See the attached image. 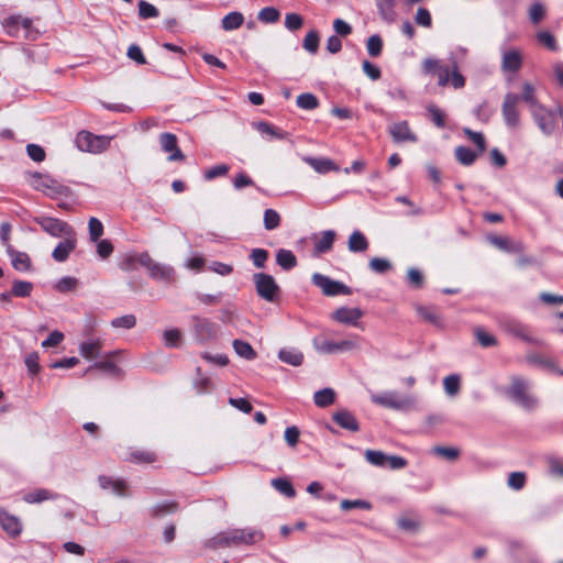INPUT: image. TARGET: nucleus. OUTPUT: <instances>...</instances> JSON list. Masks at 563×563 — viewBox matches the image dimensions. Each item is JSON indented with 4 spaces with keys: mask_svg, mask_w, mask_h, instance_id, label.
I'll use <instances>...</instances> for the list:
<instances>
[{
    "mask_svg": "<svg viewBox=\"0 0 563 563\" xmlns=\"http://www.w3.org/2000/svg\"><path fill=\"white\" fill-rule=\"evenodd\" d=\"M265 538L261 529L245 527L241 529H228L217 533L213 538L206 541V547L210 549L231 548L241 545H254L262 542Z\"/></svg>",
    "mask_w": 563,
    "mask_h": 563,
    "instance_id": "nucleus-1",
    "label": "nucleus"
},
{
    "mask_svg": "<svg viewBox=\"0 0 563 563\" xmlns=\"http://www.w3.org/2000/svg\"><path fill=\"white\" fill-rule=\"evenodd\" d=\"M531 383L519 376L511 377L510 386L507 388V396L520 407L533 410L538 406V399L529 393Z\"/></svg>",
    "mask_w": 563,
    "mask_h": 563,
    "instance_id": "nucleus-2",
    "label": "nucleus"
},
{
    "mask_svg": "<svg viewBox=\"0 0 563 563\" xmlns=\"http://www.w3.org/2000/svg\"><path fill=\"white\" fill-rule=\"evenodd\" d=\"M373 404L398 411L412 409L416 405L413 396L400 397L397 391H385L382 394H371Z\"/></svg>",
    "mask_w": 563,
    "mask_h": 563,
    "instance_id": "nucleus-3",
    "label": "nucleus"
},
{
    "mask_svg": "<svg viewBox=\"0 0 563 563\" xmlns=\"http://www.w3.org/2000/svg\"><path fill=\"white\" fill-rule=\"evenodd\" d=\"M112 136L96 135L89 131H80L76 135V146L81 152L100 154L109 148Z\"/></svg>",
    "mask_w": 563,
    "mask_h": 563,
    "instance_id": "nucleus-4",
    "label": "nucleus"
},
{
    "mask_svg": "<svg viewBox=\"0 0 563 563\" xmlns=\"http://www.w3.org/2000/svg\"><path fill=\"white\" fill-rule=\"evenodd\" d=\"M29 183L35 190L42 191L51 198H58L68 192V188L49 175L34 173L30 175Z\"/></svg>",
    "mask_w": 563,
    "mask_h": 563,
    "instance_id": "nucleus-5",
    "label": "nucleus"
},
{
    "mask_svg": "<svg viewBox=\"0 0 563 563\" xmlns=\"http://www.w3.org/2000/svg\"><path fill=\"white\" fill-rule=\"evenodd\" d=\"M137 262L147 269L151 278L159 282L172 283L175 271L170 265L155 262L146 252L137 255Z\"/></svg>",
    "mask_w": 563,
    "mask_h": 563,
    "instance_id": "nucleus-6",
    "label": "nucleus"
},
{
    "mask_svg": "<svg viewBox=\"0 0 563 563\" xmlns=\"http://www.w3.org/2000/svg\"><path fill=\"white\" fill-rule=\"evenodd\" d=\"M253 282L260 298L268 302H275L278 299L280 289L272 275L255 273L253 275Z\"/></svg>",
    "mask_w": 563,
    "mask_h": 563,
    "instance_id": "nucleus-7",
    "label": "nucleus"
},
{
    "mask_svg": "<svg viewBox=\"0 0 563 563\" xmlns=\"http://www.w3.org/2000/svg\"><path fill=\"white\" fill-rule=\"evenodd\" d=\"M530 112L533 121L544 135L549 136L554 133L559 120V113L555 110L540 104Z\"/></svg>",
    "mask_w": 563,
    "mask_h": 563,
    "instance_id": "nucleus-8",
    "label": "nucleus"
},
{
    "mask_svg": "<svg viewBox=\"0 0 563 563\" xmlns=\"http://www.w3.org/2000/svg\"><path fill=\"white\" fill-rule=\"evenodd\" d=\"M519 102L520 96L515 92H508L504 97L501 114L509 129H517L520 125Z\"/></svg>",
    "mask_w": 563,
    "mask_h": 563,
    "instance_id": "nucleus-9",
    "label": "nucleus"
},
{
    "mask_svg": "<svg viewBox=\"0 0 563 563\" xmlns=\"http://www.w3.org/2000/svg\"><path fill=\"white\" fill-rule=\"evenodd\" d=\"M314 286L319 287L325 296L351 295L352 290L345 284L333 280L320 273H314L311 278Z\"/></svg>",
    "mask_w": 563,
    "mask_h": 563,
    "instance_id": "nucleus-10",
    "label": "nucleus"
},
{
    "mask_svg": "<svg viewBox=\"0 0 563 563\" xmlns=\"http://www.w3.org/2000/svg\"><path fill=\"white\" fill-rule=\"evenodd\" d=\"M313 347L322 354H335L341 352H347L357 347V343L353 340H343L334 342L323 338H314L312 340Z\"/></svg>",
    "mask_w": 563,
    "mask_h": 563,
    "instance_id": "nucleus-11",
    "label": "nucleus"
},
{
    "mask_svg": "<svg viewBox=\"0 0 563 563\" xmlns=\"http://www.w3.org/2000/svg\"><path fill=\"white\" fill-rule=\"evenodd\" d=\"M34 221L49 235L52 236H70L74 234L73 228L66 223L65 221H62L56 218L51 217H37L34 219Z\"/></svg>",
    "mask_w": 563,
    "mask_h": 563,
    "instance_id": "nucleus-12",
    "label": "nucleus"
},
{
    "mask_svg": "<svg viewBox=\"0 0 563 563\" xmlns=\"http://www.w3.org/2000/svg\"><path fill=\"white\" fill-rule=\"evenodd\" d=\"M438 76V85L441 87H445L451 82V85L455 89L463 88L465 86V78L463 75L457 70V66L454 63L452 70L450 71L448 66H441L438 71L435 73Z\"/></svg>",
    "mask_w": 563,
    "mask_h": 563,
    "instance_id": "nucleus-13",
    "label": "nucleus"
},
{
    "mask_svg": "<svg viewBox=\"0 0 563 563\" xmlns=\"http://www.w3.org/2000/svg\"><path fill=\"white\" fill-rule=\"evenodd\" d=\"M161 148L168 153L167 161L169 162H176V161H184L185 155L178 147V140L177 136L169 132L161 133L158 136Z\"/></svg>",
    "mask_w": 563,
    "mask_h": 563,
    "instance_id": "nucleus-14",
    "label": "nucleus"
},
{
    "mask_svg": "<svg viewBox=\"0 0 563 563\" xmlns=\"http://www.w3.org/2000/svg\"><path fill=\"white\" fill-rule=\"evenodd\" d=\"M523 64L522 53L517 48L503 49L500 68L504 73L516 74Z\"/></svg>",
    "mask_w": 563,
    "mask_h": 563,
    "instance_id": "nucleus-15",
    "label": "nucleus"
},
{
    "mask_svg": "<svg viewBox=\"0 0 563 563\" xmlns=\"http://www.w3.org/2000/svg\"><path fill=\"white\" fill-rule=\"evenodd\" d=\"M388 132L391 135L393 141L396 143L418 142V136L411 131L407 121H399L390 124L388 126Z\"/></svg>",
    "mask_w": 563,
    "mask_h": 563,
    "instance_id": "nucleus-16",
    "label": "nucleus"
},
{
    "mask_svg": "<svg viewBox=\"0 0 563 563\" xmlns=\"http://www.w3.org/2000/svg\"><path fill=\"white\" fill-rule=\"evenodd\" d=\"M363 316L364 312L360 308L341 307L332 313V319L343 324L357 325Z\"/></svg>",
    "mask_w": 563,
    "mask_h": 563,
    "instance_id": "nucleus-17",
    "label": "nucleus"
},
{
    "mask_svg": "<svg viewBox=\"0 0 563 563\" xmlns=\"http://www.w3.org/2000/svg\"><path fill=\"white\" fill-rule=\"evenodd\" d=\"M98 483H99V486L102 488V489H106V490H111L113 494L120 496V497H124L128 495V484L125 481L121 479V478H114V477H111V476H107V475H100L98 477Z\"/></svg>",
    "mask_w": 563,
    "mask_h": 563,
    "instance_id": "nucleus-18",
    "label": "nucleus"
},
{
    "mask_svg": "<svg viewBox=\"0 0 563 563\" xmlns=\"http://www.w3.org/2000/svg\"><path fill=\"white\" fill-rule=\"evenodd\" d=\"M192 325L198 338L202 341L213 338L217 333L216 324L207 318L192 317Z\"/></svg>",
    "mask_w": 563,
    "mask_h": 563,
    "instance_id": "nucleus-19",
    "label": "nucleus"
},
{
    "mask_svg": "<svg viewBox=\"0 0 563 563\" xmlns=\"http://www.w3.org/2000/svg\"><path fill=\"white\" fill-rule=\"evenodd\" d=\"M0 527L12 538L19 537L22 532L21 520L2 509H0Z\"/></svg>",
    "mask_w": 563,
    "mask_h": 563,
    "instance_id": "nucleus-20",
    "label": "nucleus"
},
{
    "mask_svg": "<svg viewBox=\"0 0 563 563\" xmlns=\"http://www.w3.org/2000/svg\"><path fill=\"white\" fill-rule=\"evenodd\" d=\"M335 232L333 230H327L320 233V236H313L314 241V256H319L321 254H325L330 252L333 247V243L335 241Z\"/></svg>",
    "mask_w": 563,
    "mask_h": 563,
    "instance_id": "nucleus-21",
    "label": "nucleus"
},
{
    "mask_svg": "<svg viewBox=\"0 0 563 563\" xmlns=\"http://www.w3.org/2000/svg\"><path fill=\"white\" fill-rule=\"evenodd\" d=\"M77 240L75 235L67 236L64 241L59 242L52 253V257L58 262H65L69 254L76 249Z\"/></svg>",
    "mask_w": 563,
    "mask_h": 563,
    "instance_id": "nucleus-22",
    "label": "nucleus"
},
{
    "mask_svg": "<svg viewBox=\"0 0 563 563\" xmlns=\"http://www.w3.org/2000/svg\"><path fill=\"white\" fill-rule=\"evenodd\" d=\"M332 419L343 429H346L352 432H356L360 430V424L352 412H350L346 409H341L334 412Z\"/></svg>",
    "mask_w": 563,
    "mask_h": 563,
    "instance_id": "nucleus-23",
    "label": "nucleus"
},
{
    "mask_svg": "<svg viewBox=\"0 0 563 563\" xmlns=\"http://www.w3.org/2000/svg\"><path fill=\"white\" fill-rule=\"evenodd\" d=\"M375 3L378 14L384 22L390 24L396 21L397 13L395 7L397 0H375Z\"/></svg>",
    "mask_w": 563,
    "mask_h": 563,
    "instance_id": "nucleus-24",
    "label": "nucleus"
},
{
    "mask_svg": "<svg viewBox=\"0 0 563 563\" xmlns=\"http://www.w3.org/2000/svg\"><path fill=\"white\" fill-rule=\"evenodd\" d=\"M507 331L512 334L514 336L527 342V343H531V344H538L539 341L533 338V335L531 334V331L530 329L518 322V321H509L508 324H507Z\"/></svg>",
    "mask_w": 563,
    "mask_h": 563,
    "instance_id": "nucleus-25",
    "label": "nucleus"
},
{
    "mask_svg": "<svg viewBox=\"0 0 563 563\" xmlns=\"http://www.w3.org/2000/svg\"><path fill=\"white\" fill-rule=\"evenodd\" d=\"M487 240L492 245L505 252L518 253L522 251V244L520 242H511L507 238L489 235Z\"/></svg>",
    "mask_w": 563,
    "mask_h": 563,
    "instance_id": "nucleus-26",
    "label": "nucleus"
},
{
    "mask_svg": "<svg viewBox=\"0 0 563 563\" xmlns=\"http://www.w3.org/2000/svg\"><path fill=\"white\" fill-rule=\"evenodd\" d=\"M102 345L103 340L101 339L85 341L79 345V353L84 358L92 360L99 355Z\"/></svg>",
    "mask_w": 563,
    "mask_h": 563,
    "instance_id": "nucleus-27",
    "label": "nucleus"
},
{
    "mask_svg": "<svg viewBox=\"0 0 563 563\" xmlns=\"http://www.w3.org/2000/svg\"><path fill=\"white\" fill-rule=\"evenodd\" d=\"M20 26L26 30L31 26V21L26 18L9 16L3 22V27L10 36H18Z\"/></svg>",
    "mask_w": 563,
    "mask_h": 563,
    "instance_id": "nucleus-28",
    "label": "nucleus"
},
{
    "mask_svg": "<svg viewBox=\"0 0 563 563\" xmlns=\"http://www.w3.org/2000/svg\"><path fill=\"white\" fill-rule=\"evenodd\" d=\"M278 358L291 366H300L303 362V354L295 347H284L278 352Z\"/></svg>",
    "mask_w": 563,
    "mask_h": 563,
    "instance_id": "nucleus-29",
    "label": "nucleus"
},
{
    "mask_svg": "<svg viewBox=\"0 0 563 563\" xmlns=\"http://www.w3.org/2000/svg\"><path fill=\"white\" fill-rule=\"evenodd\" d=\"M8 254L11 257L12 266L16 271L25 272L30 269L31 261L26 253L14 251L11 245H8Z\"/></svg>",
    "mask_w": 563,
    "mask_h": 563,
    "instance_id": "nucleus-30",
    "label": "nucleus"
},
{
    "mask_svg": "<svg viewBox=\"0 0 563 563\" xmlns=\"http://www.w3.org/2000/svg\"><path fill=\"white\" fill-rule=\"evenodd\" d=\"M347 247L353 253L364 252L368 249V241L361 231L355 230L349 238Z\"/></svg>",
    "mask_w": 563,
    "mask_h": 563,
    "instance_id": "nucleus-31",
    "label": "nucleus"
},
{
    "mask_svg": "<svg viewBox=\"0 0 563 563\" xmlns=\"http://www.w3.org/2000/svg\"><path fill=\"white\" fill-rule=\"evenodd\" d=\"M417 312L424 321L439 328L443 327L442 317L435 308L419 306Z\"/></svg>",
    "mask_w": 563,
    "mask_h": 563,
    "instance_id": "nucleus-32",
    "label": "nucleus"
},
{
    "mask_svg": "<svg viewBox=\"0 0 563 563\" xmlns=\"http://www.w3.org/2000/svg\"><path fill=\"white\" fill-rule=\"evenodd\" d=\"M55 498H57L56 494L45 488H38L25 494L23 500L27 504H38Z\"/></svg>",
    "mask_w": 563,
    "mask_h": 563,
    "instance_id": "nucleus-33",
    "label": "nucleus"
},
{
    "mask_svg": "<svg viewBox=\"0 0 563 563\" xmlns=\"http://www.w3.org/2000/svg\"><path fill=\"white\" fill-rule=\"evenodd\" d=\"M306 162L317 172L320 174H325L331 170H338V166L330 158H314V157H308L306 158Z\"/></svg>",
    "mask_w": 563,
    "mask_h": 563,
    "instance_id": "nucleus-34",
    "label": "nucleus"
},
{
    "mask_svg": "<svg viewBox=\"0 0 563 563\" xmlns=\"http://www.w3.org/2000/svg\"><path fill=\"white\" fill-rule=\"evenodd\" d=\"M243 22V14L241 12L233 11L223 16V19L221 20V27L224 31L238 30L242 26Z\"/></svg>",
    "mask_w": 563,
    "mask_h": 563,
    "instance_id": "nucleus-35",
    "label": "nucleus"
},
{
    "mask_svg": "<svg viewBox=\"0 0 563 563\" xmlns=\"http://www.w3.org/2000/svg\"><path fill=\"white\" fill-rule=\"evenodd\" d=\"M276 263L285 271H290L297 265V258L295 254L285 249L278 250L276 253Z\"/></svg>",
    "mask_w": 563,
    "mask_h": 563,
    "instance_id": "nucleus-36",
    "label": "nucleus"
},
{
    "mask_svg": "<svg viewBox=\"0 0 563 563\" xmlns=\"http://www.w3.org/2000/svg\"><path fill=\"white\" fill-rule=\"evenodd\" d=\"M335 400V393L332 388H323L314 393L313 401L316 406L325 408L332 405Z\"/></svg>",
    "mask_w": 563,
    "mask_h": 563,
    "instance_id": "nucleus-37",
    "label": "nucleus"
},
{
    "mask_svg": "<svg viewBox=\"0 0 563 563\" xmlns=\"http://www.w3.org/2000/svg\"><path fill=\"white\" fill-rule=\"evenodd\" d=\"M256 129L262 135H266L271 139L283 140V139H286L288 135L286 132L279 130L276 126H274L273 124L264 122V121L258 122L256 124Z\"/></svg>",
    "mask_w": 563,
    "mask_h": 563,
    "instance_id": "nucleus-38",
    "label": "nucleus"
},
{
    "mask_svg": "<svg viewBox=\"0 0 563 563\" xmlns=\"http://www.w3.org/2000/svg\"><path fill=\"white\" fill-rule=\"evenodd\" d=\"M233 349L239 356L245 360L251 361L256 357V352L249 342L242 340H234Z\"/></svg>",
    "mask_w": 563,
    "mask_h": 563,
    "instance_id": "nucleus-39",
    "label": "nucleus"
},
{
    "mask_svg": "<svg viewBox=\"0 0 563 563\" xmlns=\"http://www.w3.org/2000/svg\"><path fill=\"white\" fill-rule=\"evenodd\" d=\"M520 100L525 101L529 106L530 110L541 104L536 97L534 87L528 81L522 85V95L520 96Z\"/></svg>",
    "mask_w": 563,
    "mask_h": 563,
    "instance_id": "nucleus-40",
    "label": "nucleus"
},
{
    "mask_svg": "<svg viewBox=\"0 0 563 563\" xmlns=\"http://www.w3.org/2000/svg\"><path fill=\"white\" fill-rule=\"evenodd\" d=\"M454 154L456 161L464 166L472 165L477 157V154L466 146H457Z\"/></svg>",
    "mask_w": 563,
    "mask_h": 563,
    "instance_id": "nucleus-41",
    "label": "nucleus"
},
{
    "mask_svg": "<svg viewBox=\"0 0 563 563\" xmlns=\"http://www.w3.org/2000/svg\"><path fill=\"white\" fill-rule=\"evenodd\" d=\"M137 8H139V18L141 20L153 19V18H157L159 15L158 9L145 0H140L137 3Z\"/></svg>",
    "mask_w": 563,
    "mask_h": 563,
    "instance_id": "nucleus-42",
    "label": "nucleus"
},
{
    "mask_svg": "<svg viewBox=\"0 0 563 563\" xmlns=\"http://www.w3.org/2000/svg\"><path fill=\"white\" fill-rule=\"evenodd\" d=\"M319 33L316 30L309 31L303 41H302V47L310 54H316L319 49Z\"/></svg>",
    "mask_w": 563,
    "mask_h": 563,
    "instance_id": "nucleus-43",
    "label": "nucleus"
},
{
    "mask_svg": "<svg viewBox=\"0 0 563 563\" xmlns=\"http://www.w3.org/2000/svg\"><path fill=\"white\" fill-rule=\"evenodd\" d=\"M272 486L277 492H279L280 494L285 495L288 498H294L296 496V490L294 489L291 483L288 479L274 478L272 481Z\"/></svg>",
    "mask_w": 563,
    "mask_h": 563,
    "instance_id": "nucleus-44",
    "label": "nucleus"
},
{
    "mask_svg": "<svg viewBox=\"0 0 563 563\" xmlns=\"http://www.w3.org/2000/svg\"><path fill=\"white\" fill-rule=\"evenodd\" d=\"M33 284L26 280H15L11 288V295L14 297L25 298L32 292Z\"/></svg>",
    "mask_w": 563,
    "mask_h": 563,
    "instance_id": "nucleus-45",
    "label": "nucleus"
},
{
    "mask_svg": "<svg viewBox=\"0 0 563 563\" xmlns=\"http://www.w3.org/2000/svg\"><path fill=\"white\" fill-rule=\"evenodd\" d=\"M163 340L167 347H178L181 344L183 335L178 329H168L163 332Z\"/></svg>",
    "mask_w": 563,
    "mask_h": 563,
    "instance_id": "nucleus-46",
    "label": "nucleus"
},
{
    "mask_svg": "<svg viewBox=\"0 0 563 563\" xmlns=\"http://www.w3.org/2000/svg\"><path fill=\"white\" fill-rule=\"evenodd\" d=\"M297 106L305 110H313L318 108L319 100L313 93L305 92L297 97Z\"/></svg>",
    "mask_w": 563,
    "mask_h": 563,
    "instance_id": "nucleus-47",
    "label": "nucleus"
},
{
    "mask_svg": "<svg viewBox=\"0 0 563 563\" xmlns=\"http://www.w3.org/2000/svg\"><path fill=\"white\" fill-rule=\"evenodd\" d=\"M264 228L268 231L275 230L280 224V216L274 209H266L263 219Z\"/></svg>",
    "mask_w": 563,
    "mask_h": 563,
    "instance_id": "nucleus-48",
    "label": "nucleus"
},
{
    "mask_svg": "<svg viewBox=\"0 0 563 563\" xmlns=\"http://www.w3.org/2000/svg\"><path fill=\"white\" fill-rule=\"evenodd\" d=\"M366 48L372 57H377L383 51V40L379 35H371L366 42Z\"/></svg>",
    "mask_w": 563,
    "mask_h": 563,
    "instance_id": "nucleus-49",
    "label": "nucleus"
},
{
    "mask_svg": "<svg viewBox=\"0 0 563 563\" xmlns=\"http://www.w3.org/2000/svg\"><path fill=\"white\" fill-rule=\"evenodd\" d=\"M257 18L263 23H275L279 20L280 12L274 7H266L258 12Z\"/></svg>",
    "mask_w": 563,
    "mask_h": 563,
    "instance_id": "nucleus-50",
    "label": "nucleus"
},
{
    "mask_svg": "<svg viewBox=\"0 0 563 563\" xmlns=\"http://www.w3.org/2000/svg\"><path fill=\"white\" fill-rule=\"evenodd\" d=\"M460 376L452 374L443 379V387L449 396H455L460 391Z\"/></svg>",
    "mask_w": 563,
    "mask_h": 563,
    "instance_id": "nucleus-51",
    "label": "nucleus"
},
{
    "mask_svg": "<svg viewBox=\"0 0 563 563\" xmlns=\"http://www.w3.org/2000/svg\"><path fill=\"white\" fill-rule=\"evenodd\" d=\"M89 236L92 242H98L103 234V224L100 220L91 217L88 222Z\"/></svg>",
    "mask_w": 563,
    "mask_h": 563,
    "instance_id": "nucleus-52",
    "label": "nucleus"
},
{
    "mask_svg": "<svg viewBox=\"0 0 563 563\" xmlns=\"http://www.w3.org/2000/svg\"><path fill=\"white\" fill-rule=\"evenodd\" d=\"M545 16V7L539 2L536 1L531 4L529 9V19L533 24L540 23Z\"/></svg>",
    "mask_w": 563,
    "mask_h": 563,
    "instance_id": "nucleus-53",
    "label": "nucleus"
},
{
    "mask_svg": "<svg viewBox=\"0 0 563 563\" xmlns=\"http://www.w3.org/2000/svg\"><path fill=\"white\" fill-rule=\"evenodd\" d=\"M474 333H475V336H476L478 343L483 347H490V346H495L497 344L496 338L494 335H492L490 333L486 332L482 328H476L474 330Z\"/></svg>",
    "mask_w": 563,
    "mask_h": 563,
    "instance_id": "nucleus-54",
    "label": "nucleus"
},
{
    "mask_svg": "<svg viewBox=\"0 0 563 563\" xmlns=\"http://www.w3.org/2000/svg\"><path fill=\"white\" fill-rule=\"evenodd\" d=\"M365 459L372 465L386 467V454L382 451L367 450L365 452Z\"/></svg>",
    "mask_w": 563,
    "mask_h": 563,
    "instance_id": "nucleus-55",
    "label": "nucleus"
},
{
    "mask_svg": "<svg viewBox=\"0 0 563 563\" xmlns=\"http://www.w3.org/2000/svg\"><path fill=\"white\" fill-rule=\"evenodd\" d=\"M537 38L540 44L544 45L552 52L558 51V44L554 35L549 31H541L537 34Z\"/></svg>",
    "mask_w": 563,
    "mask_h": 563,
    "instance_id": "nucleus-56",
    "label": "nucleus"
},
{
    "mask_svg": "<svg viewBox=\"0 0 563 563\" xmlns=\"http://www.w3.org/2000/svg\"><path fill=\"white\" fill-rule=\"evenodd\" d=\"M463 133L477 146L478 152L483 153L486 150V143L483 133L474 132L468 128L463 129Z\"/></svg>",
    "mask_w": 563,
    "mask_h": 563,
    "instance_id": "nucleus-57",
    "label": "nucleus"
},
{
    "mask_svg": "<svg viewBox=\"0 0 563 563\" xmlns=\"http://www.w3.org/2000/svg\"><path fill=\"white\" fill-rule=\"evenodd\" d=\"M250 258L252 260L253 264L257 268L265 267L266 261L268 258V252L264 249H253Z\"/></svg>",
    "mask_w": 563,
    "mask_h": 563,
    "instance_id": "nucleus-58",
    "label": "nucleus"
},
{
    "mask_svg": "<svg viewBox=\"0 0 563 563\" xmlns=\"http://www.w3.org/2000/svg\"><path fill=\"white\" fill-rule=\"evenodd\" d=\"M136 324V318L134 314H125L115 318L111 321L113 328L132 329Z\"/></svg>",
    "mask_w": 563,
    "mask_h": 563,
    "instance_id": "nucleus-59",
    "label": "nucleus"
},
{
    "mask_svg": "<svg viewBox=\"0 0 563 563\" xmlns=\"http://www.w3.org/2000/svg\"><path fill=\"white\" fill-rule=\"evenodd\" d=\"M369 268L377 274H384L391 269V263L385 258L374 257L369 261Z\"/></svg>",
    "mask_w": 563,
    "mask_h": 563,
    "instance_id": "nucleus-60",
    "label": "nucleus"
},
{
    "mask_svg": "<svg viewBox=\"0 0 563 563\" xmlns=\"http://www.w3.org/2000/svg\"><path fill=\"white\" fill-rule=\"evenodd\" d=\"M303 25V19L298 13H287L285 16V26L287 30L294 32Z\"/></svg>",
    "mask_w": 563,
    "mask_h": 563,
    "instance_id": "nucleus-61",
    "label": "nucleus"
},
{
    "mask_svg": "<svg viewBox=\"0 0 563 563\" xmlns=\"http://www.w3.org/2000/svg\"><path fill=\"white\" fill-rule=\"evenodd\" d=\"M508 486L515 490H520L526 484V475L522 472H514L509 474Z\"/></svg>",
    "mask_w": 563,
    "mask_h": 563,
    "instance_id": "nucleus-62",
    "label": "nucleus"
},
{
    "mask_svg": "<svg viewBox=\"0 0 563 563\" xmlns=\"http://www.w3.org/2000/svg\"><path fill=\"white\" fill-rule=\"evenodd\" d=\"M26 153L29 155V157L36 162V163H41L45 159V151L42 146L37 145V144H27L26 145Z\"/></svg>",
    "mask_w": 563,
    "mask_h": 563,
    "instance_id": "nucleus-63",
    "label": "nucleus"
},
{
    "mask_svg": "<svg viewBox=\"0 0 563 563\" xmlns=\"http://www.w3.org/2000/svg\"><path fill=\"white\" fill-rule=\"evenodd\" d=\"M77 279L74 278V277H70V276H66V277H63L60 278L56 285H55V289L60 291V292H67V291H71L76 288L77 286Z\"/></svg>",
    "mask_w": 563,
    "mask_h": 563,
    "instance_id": "nucleus-64",
    "label": "nucleus"
}]
</instances>
